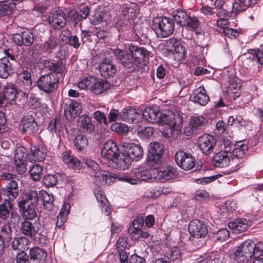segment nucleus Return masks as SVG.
I'll list each match as a JSON object with an SVG mask.
<instances>
[{"instance_id": "nucleus-58", "label": "nucleus", "mask_w": 263, "mask_h": 263, "mask_svg": "<svg viewBox=\"0 0 263 263\" xmlns=\"http://www.w3.org/2000/svg\"><path fill=\"white\" fill-rule=\"evenodd\" d=\"M94 194L98 203L105 204L108 203V200L106 197L104 193L101 190L100 187L96 188L94 190Z\"/></svg>"}, {"instance_id": "nucleus-23", "label": "nucleus", "mask_w": 263, "mask_h": 263, "mask_svg": "<svg viewBox=\"0 0 263 263\" xmlns=\"http://www.w3.org/2000/svg\"><path fill=\"white\" fill-rule=\"evenodd\" d=\"M99 71L102 77L107 79L116 73L117 68L109 59L105 58L100 65Z\"/></svg>"}, {"instance_id": "nucleus-11", "label": "nucleus", "mask_w": 263, "mask_h": 263, "mask_svg": "<svg viewBox=\"0 0 263 263\" xmlns=\"http://www.w3.org/2000/svg\"><path fill=\"white\" fill-rule=\"evenodd\" d=\"M150 172L148 170L139 171L134 170L132 174H124L118 177L119 181L126 182L131 184H136L139 180H146L149 178Z\"/></svg>"}, {"instance_id": "nucleus-59", "label": "nucleus", "mask_w": 263, "mask_h": 263, "mask_svg": "<svg viewBox=\"0 0 263 263\" xmlns=\"http://www.w3.org/2000/svg\"><path fill=\"white\" fill-rule=\"evenodd\" d=\"M229 232L226 229H221L217 231L216 234H215L214 238L219 241H223L226 240L229 238Z\"/></svg>"}, {"instance_id": "nucleus-60", "label": "nucleus", "mask_w": 263, "mask_h": 263, "mask_svg": "<svg viewBox=\"0 0 263 263\" xmlns=\"http://www.w3.org/2000/svg\"><path fill=\"white\" fill-rule=\"evenodd\" d=\"M170 258L173 261L178 262L181 258V253L178 247H173L171 250Z\"/></svg>"}, {"instance_id": "nucleus-56", "label": "nucleus", "mask_w": 263, "mask_h": 263, "mask_svg": "<svg viewBox=\"0 0 263 263\" xmlns=\"http://www.w3.org/2000/svg\"><path fill=\"white\" fill-rule=\"evenodd\" d=\"M186 20V23H185V26H186L187 28L196 29L199 27L200 22L197 17L189 14V18Z\"/></svg>"}, {"instance_id": "nucleus-38", "label": "nucleus", "mask_w": 263, "mask_h": 263, "mask_svg": "<svg viewBox=\"0 0 263 263\" xmlns=\"http://www.w3.org/2000/svg\"><path fill=\"white\" fill-rule=\"evenodd\" d=\"M12 64L7 58L0 59V78H7L11 72Z\"/></svg>"}, {"instance_id": "nucleus-44", "label": "nucleus", "mask_w": 263, "mask_h": 263, "mask_svg": "<svg viewBox=\"0 0 263 263\" xmlns=\"http://www.w3.org/2000/svg\"><path fill=\"white\" fill-rule=\"evenodd\" d=\"M58 46L57 39L53 36H51L47 41L45 42L41 46L42 51L46 53H51Z\"/></svg>"}, {"instance_id": "nucleus-41", "label": "nucleus", "mask_w": 263, "mask_h": 263, "mask_svg": "<svg viewBox=\"0 0 263 263\" xmlns=\"http://www.w3.org/2000/svg\"><path fill=\"white\" fill-rule=\"evenodd\" d=\"M10 231L9 226H6L2 229L1 234H0V251H2V253H3L5 248V241H9L12 238Z\"/></svg>"}, {"instance_id": "nucleus-20", "label": "nucleus", "mask_w": 263, "mask_h": 263, "mask_svg": "<svg viewBox=\"0 0 263 263\" xmlns=\"http://www.w3.org/2000/svg\"><path fill=\"white\" fill-rule=\"evenodd\" d=\"M121 13V17L125 21H130L136 17L138 12L139 7L135 3L124 4L120 6Z\"/></svg>"}, {"instance_id": "nucleus-39", "label": "nucleus", "mask_w": 263, "mask_h": 263, "mask_svg": "<svg viewBox=\"0 0 263 263\" xmlns=\"http://www.w3.org/2000/svg\"><path fill=\"white\" fill-rule=\"evenodd\" d=\"M173 21L176 22L177 24L185 26V23H186V19L189 18V14L185 10L178 9L172 13Z\"/></svg>"}, {"instance_id": "nucleus-51", "label": "nucleus", "mask_w": 263, "mask_h": 263, "mask_svg": "<svg viewBox=\"0 0 263 263\" xmlns=\"http://www.w3.org/2000/svg\"><path fill=\"white\" fill-rule=\"evenodd\" d=\"M27 157L26 148L24 147H18L15 150L14 162L27 161Z\"/></svg>"}, {"instance_id": "nucleus-63", "label": "nucleus", "mask_w": 263, "mask_h": 263, "mask_svg": "<svg viewBox=\"0 0 263 263\" xmlns=\"http://www.w3.org/2000/svg\"><path fill=\"white\" fill-rule=\"evenodd\" d=\"M93 118L100 123H103L105 125H107L108 122L104 113L97 110L93 113Z\"/></svg>"}, {"instance_id": "nucleus-30", "label": "nucleus", "mask_w": 263, "mask_h": 263, "mask_svg": "<svg viewBox=\"0 0 263 263\" xmlns=\"http://www.w3.org/2000/svg\"><path fill=\"white\" fill-rule=\"evenodd\" d=\"M13 42L17 45L30 46L34 42V35L30 31H24L21 34H15L12 36Z\"/></svg>"}, {"instance_id": "nucleus-49", "label": "nucleus", "mask_w": 263, "mask_h": 263, "mask_svg": "<svg viewBox=\"0 0 263 263\" xmlns=\"http://www.w3.org/2000/svg\"><path fill=\"white\" fill-rule=\"evenodd\" d=\"M61 176L58 174H55L53 175L48 174L44 177L43 179V182L46 186H54L57 184Z\"/></svg>"}, {"instance_id": "nucleus-34", "label": "nucleus", "mask_w": 263, "mask_h": 263, "mask_svg": "<svg viewBox=\"0 0 263 263\" xmlns=\"http://www.w3.org/2000/svg\"><path fill=\"white\" fill-rule=\"evenodd\" d=\"M47 152L43 147L32 146L30 148L28 159L30 161H43L45 160Z\"/></svg>"}, {"instance_id": "nucleus-52", "label": "nucleus", "mask_w": 263, "mask_h": 263, "mask_svg": "<svg viewBox=\"0 0 263 263\" xmlns=\"http://www.w3.org/2000/svg\"><path fill=\"white\" fill-rule=\"evenodd\" d=\"M248 58L256 61L260 65H263V50L258 49L251 50Z\"/></svg>"}, {"instance_id": "nucleus-47", "label": "nucleus", "mask_w": 263, "mask_h": 263, "mask_svg": "<svg viewBox=\"0 0 263 263\" xmlns=\"http://www.w3.org/2000/svg\"><path fill=\"white\" fill-rule=\"evenodd\" d=\"M74 144L76 147L81 151L87 147L88 144V140L86 136L79 134L75 137Z\"/></svg>"}, {"instance_id": "nucleus-3", "label": "nucleus", "mask_w": 263, "mask_h": 263, "mask_svg": "<svg viewBox=\"0 0 263 263\" xmlns=\"http://www.w3.org/2000/svg\"><path fill=\"white\" fill-rule=\"evenodd\" d=\"M25 220L21 222L20 227L21 233L24 236L33 239L38 243H42L43 240H45L46 236L44 235V228L41 223L35 220L33 222Z\"/></svg>"}, {"instance_id": "nucleus-33", "label": "nucleus", "mask_w": 263, "mask_h": 263, "mask_svg": "<svg viewBox=\"0 0 263 263\" xmlns=\"http://www.w3.org/2000/svg\"><path fill=\"white\" fill-rule=\"evenodd\" d=\"M251 222L247 219H237L229 223V227L234 233L244 232L251 226Z\"/></svg>"}, {"instance_id": "nucleus-7", "label": "nucleus", "mask_w": 263, "mask_h": 263, "mask_svg": "<svg viewBox=\"0 0 263 263\" xmlns=\"http://www.w3.org/2000/svg\"><path fill=\"white\" fill-rule=\"evenodd\" d=\"M160 122L158 124L160 125H165L166 127L171 130L172 129H179L183 123V117L181 113L177 110H168L166 113L160 114L159 116Z\"/></svg>"}, {"instance_id": "nucleus-9", "label": "nucleus", "mask_w": 263, "mask_h": 263, "mask_svg": "<svg viewBox=\"0 0 263 263\" xmlns=\"http://www.w3.org/2000/svg\"><path fill=\"white\" fill-rule=\"evenodd\" d=\"M119 156V150L116 144L112 140L106 141L101 151V162L107 164L108 162Z\"/></svg>"}, {"instance_id": "nucleus-5", "label": "nucleus", "mask_w": 263, "mask_h": 263, "mask_svg": "<svg viewBox=\"0 0 263 263\" xmlns=\"http://www.w3.org/2000/svg\"><path fill=\"white\" fill-rule=\"evenodd\" d=\"M59 85V78L55 73L42 75L37 81V86L39 89L48 96L55 94Z\"/></svg>"}, {"instance_id": "nucleus-36", "label": "nucleus", "mask_w": 263, "mask_h": 263, "mask_svg": "<svg viewBox=\"0 0 263 263\" xmlns=\"http://www.w3.org/2000/svg\"><path fill=\"white\" fill-rule=\"evenodd\" d=\"M29 254L30 260H32L35 263L44 261L47 257L46 252L37 247L30 248L29 250Z\"/></svg>"}, {"instance_id": "nucleus-18", "label": "nucleus", "mask_w": 263, "mask_h": 263, "mask_svg": "<svg viewBox=\"0 0 263 263\" xmlns=\"http://www.w3.org/2000/svg\"><path fill=\"white\" fill-rule=\"evenodd\" d=\"M49 23L56 29H60L66 24L65 15L60 9L52 10L48 15Z\"/></svg>"}, {"instance_id": "nucleus-43", "label": "nucleus", "mask_w": 263, "mask_h": 263, "mask_svg": "<svg viewBox=\"0 0 263 263\" xmlns=\"http://www.w3.org/2000/svg\"><path fill=\"white\" fill-rule=\"evenodd\" d=\"M144 225V221L140 218H136L134 220L132 225L128 229L129 233L132 234V237L134 238L140 232Z\"/></svg>"}, {"instance_id": "nucleus-37", "label": "nucleus", "mask_w": 263, "mask_h": 263, "mask_svg": "<svg viewBox=\"0 0 263 263\" xmlns=\"http://www.w3.org/2000/svg\"><path fill=\"white\" fill-rule=\"evenodd\" d=\"M139 115V113L135 108L128 106L122 110L120 112V118L123 121L133 123L136 121V119Z\"/></svg>"}, {"instance_id": "nucleus-28", "label": "nucleus", "mask_w": 263, "mask_h": 263, "mask_svg": "<svg viewBox=\"0 0 263 263\" xmlns=\"http://www.w3.org/2000/svg\"><path fill=\"white\" fill-rule=\"evenodd\" d=\"M23 130L29 135L36 134L39 131V127L34 117L31 115L25 116L22 121Z\"/></svg>"}, {"instance_id": "nucleus-55", "label": "nucleus", "mask_w": 263, "mask_h": 263, "mask_svg": "<svg viewBox=\"0 0 263 263\" xmlns=\"http://www.w3.org/2000/svg\"><path fill=\"white\" fill-rule=\"evenodd\" d=\"M62 124L61 123L60 118L56 117L53 120H52L48 126V129L53 133H57L62 128Z\"/></svg>"}, {"instance_id": "nucleus-32", "label": "nucleus", "mask_w": 263, "mask_h": 263, "mask_svg": "<svg viewBox=\"0 0 263 263\" xmlns=\"http://www.w3.org/2000/svg\"><path fill=\"white\" fill-rule=\"evenodd\" d=\"M160 110L157 106L146 107L142 112L143 118L151 123H157L158 122H160Z\"/></svg>"}, {"instance_id": "nucleus-1", "label": "nucleus", "mask_w": 263, "mask_h": 263, "mask_svg": "<svg viewBox=\"0 0 263 263\" xmlns=\"http://www.w3.org/2000/svg\"><path fill=\"white\" fill-rule=\"evenodd\" d=\"M163 151V146L160 143H151L147 157V165L153 168L154 175L157 174L154 177L162 182L173 179L177 175L176 168L172 166L160 167Z\"/></svg>"}, {"instance_id": "nucleus-6", "label": "nucleus", "mask_w": 263, "mask_h": 263, "mask_svg": "<svg viewBox=\"0 0 263 263\" xmlns=\"http://www.w3.org/2000/svg\"><path fill=\"white\" fill-rule=\"evenodd\" d=\"M254 242L248 239L241 242L234 251L232 256L234 263H247L253 256Z\"/></svg>"}, {"instance_id": "nucleus-8", "label": "nucleus", "mask_w": 263, "mask_h": 263, "mask_svg": "<svg viewBox=\"0 0 263 263\" xmlns=\"http://www.w3.org/2000/svg\"><path fill=\"white\" fill-rule=\"evenodd\" d=\"M258 0H238L239 5L232 3V8L226 10L225 9L220 10L218 12V15L222 16V15L231 17L236 15L238 11H244L249 7L254 6Z\"/></svg>"}, {"instance_id": "nucleus-4", "label": "nucleus", "mask_w": 263, "mask_h": 263, "mask_svg": "<svg viewBox=\"0 0 263 263\" xmlns=\"http://www.w3.org/2000/svg\"><path fill=\"white\" fill-rule=\"evenodd\" d=\"M152 28L158 37L163 38L168 37L174 31L175 25L173 19L166 16L155 17L152 22Z\"/></svg>"}, {"instance_id": "nucleus-24", "label": "nucleus", "mask_w": 263, "mask_h": 263, "mask_svg": "<svg viewBox=\"0 0 263 263\" xmlns=\"http://www.w3.org/2000/svg\"><path fill=\"white\" fill-rule=\"evenodd\" d=\"M36 202L38 205L42 204L45 209L51 211L53 207L54 196L46 191L41 190L37 192Z\"/></svg>"}, {"instance_id": "nucleus-50", "label": "nucleus", "mask_w": 263, "mask_h": 263, "mask_svg": "<svg viewBox=\"0 0 263 263\" xmlns=\"http://www.w3.org/2000/svg\"><path fill=\"white\" fill-rule=\"evenodd\" d=\"M42 171V167L40 165L34 164L29 170V173L33 180L38 181L41 178Z\"/></svg>"}, {"instance_id": "nucleus-14", "label": "nucleus", "mask_w": 263, "mask_h": 263, "mask_svg": "<svg viewBox=\"0 0 263 263\" xmlns=\"http://www.w3.org/2000/svg\"><path fill=\"white\" fill-rule=\"evenodd\" d=\"M122 145L124 148L123 151L130 158V160L137 161L143 157V151L141 146L135 143L125 142H122Z\"/></svg>"}, {"instance_id": "nucleus-35", "label": "nucleus", "mask_w": 263, "mask_h": 263, "mask_svg": "<svg viewBox=\"0 0 263 263\" xmlns=\"http://www.w3.org/2000/svg\"><path fill=\"white\" fill-rule=\"evenodd\" d=\"M17 95H19V92L14 85L12 84L7 85L4 88L2 96H0V104H2L5 100L8 101H13L17 97Z\"/></svg>"}, {"instance_id": "nucleus-25", "label": "nucleus", "mask_w": 263, "mask_h": 263, "mask_svg": "<svg viewBox=\"0 0 263 263\" xmlns=\"http://www.w3.org/2000/svg\"><path fill=\"white\" fill-rule=\"evenodd\" d=\"M190 100L201 106H204L208 103L209 97L206 94L204 87L200 86L193 91L190 95Z\"/></svg>"}, {"instance_id": "nucleus-12", "label": "nucleus", "mask_w": 263, "mask_h": 263, "mask_svg": "<svg viewBox=\"0 0 263 263\" xmlns=\"http://www.w3.org/2000/svg\"><path fill=\"white\" fill-rule=\"evenodd\" d=\"M16 8V4L12 0L0 1V17L6 23L12 22V14Z\"/></svg>"}, {"instance_id": "nucleus-40", "label": "nucleus", "mask_w": 263, "mask_h": 263, "mask_svg": "<svg viewBox=\"0 0 263 263\" xmlns=\"http://www.w3.org/2000/svg\"><path fill=\"white\" fill-rule=\"evenodd\" d=\"M109 87V84L106 81L96 79V82L91 86V91L96 95H99L106 91Z\"/></svg>"}, {"instance_id": "nucleus-13", "label": "nucleus", "mask_w": 263, "mask_h": 263, "mask_svg": "<svg viewBox=\"0 0 263 263\" xmlns=\"http://www.w3.org/2000/svg\"><path fill=\"white\" fill-rule=\"evenodd\" d=\"M198 144L201 151L208 155L213 152L216 140L213 136L204 134L199 137Z\"/></svg>"}, {"instance_id": "nucleus-54", "label": "nucleus", "mask_w": 263, "mask_h": 263, "mask_svg": "<svg viewBox=\"0 0 263 263\" xmlns=\"http://www.w3.org/2000/svg\"><path fill=\"white\" fill-rule=\"evenodd\" d=\"M49 67L50 70L53 71L52 73H55L57 75L58 73H62L65 70V65L61 61H58L56 63H51L49 65Z\"/></svg>"}, {"instance_id": "nucleus-42", "label": "nucleus", "mask_w": 263, "mask_h": 263, "mask_svg": "<svg viewBox=\"0 0 263 263\" xmlns=\"http://www.w3.org/2000/svg\"><path fill=\"white\" fill-rule=\"evenodd\" d=\"M29 240L26 237L14 238L12 242V247L14 250H20L24 251L28 249V245Z\"/></svg>"}, {"instance_id": "nucleus-48", "label": "nucleus", "mask_w": 263, "mask_h": 263, "mask_svg": "<svg viewBox=\"0 0 263 263\" xmlns=\"http://www.w3.org/2000/svg\"><path fill=\"white\" fill-rule=\"evenodd\" d=\"M95 82H96V78L88 76L82 79L78 83V86L81 89L85 90L88 89L91 90V86H92L93 84H94Z\"/></svg>"}, {"instance_id": "nucleus-31", "label": "nucleus", "mask_w": 263, "mask_h": 263, "mask_svg": "<svg viewBox=\"0 0 263 263\" xmlns=\"http://www.w3.org/2000/svg\"><path fill=\"white\" fill-rule=\"evenodd\" d=\"M1 191L2 195L7 197L6 200H13L18 195V185L15 180L10 181L6 187L2 188Z\"/></svg>"}, {"instance_id": "nucleus-19", "label": "nucleus", "mask_w": 263, "mask_h": 263, "mask_svg": "<svg viewBox=\"0 0 263 263\" xmlns=\"http://www.w3.org/2000/svg\"><path fill=\"white\" fill-rule=\"evenodd\" d=\"M233 159L231 152L228 151L218 152L215 155L213 159L215 166L219 167L229 166Z\"/></svg>"}, {"instance_id": "nucleus-16", "label": "nucleus", "mask_w": 263, "mask_h": 263, "mask_svg": "<svg viewBox=\"0 0 263 263\" xmlns=\"http://www.w3.org/2000/svg\"><path fill=\"white\" fill-rule=\"evenodd\" d=\"M77 127L83 134H91L95 130V125L91 118L87 115L80 116L77 120Z\"/></svg>"}, {"instance_id": "nucleus-15", "label": "nucleus", "mask_w": 263, "mask_h": 263, "mask_svg": "<svg viewBox=\"0 0 263 263\" xmlns=\"http://www.w3.org/2000/svg\"><path fill=\"white\" fill-rule=\"evenodd\" d=\"M120 175H115L110 172L99 170L93 174L94 182L98 186L104 184L109 185L116 179L119 180L118 177Z\"/></svg>"}, {"instance_id": "nucleus-64", "label": "nucleus", "mask_w": 263, "mask_h": 263, "mask_svg": "<svg viewBox=\"0 0 263 263\" xmlns=\"http://www.w3.org/2000/svg\"><path fill=\"white\" fill-rule=\"evenodd\" d=\"M112 128L113 130L117 133L125 135L128 132V127L125 124L116 123L112 125Z\"/></svg>"}, {"instance_id": "nucleus-61", "label": "nucleus", "mask_w": 263, "mask_h": 263, "mask_svg": "<svg viewBox=\"0 0 263 263\" xmlns=\"http://www.w3.org/2000/svg\"><path fill=\"white\" fill-rule=\"evenodd\" d=\"M62 157L63 161L67 164L69 167L72 168V166H74V165L71 164L72 161H77V158L70 155L67 152L63 153Z\"/></svg>"}, {"instance_id": "nucleus-2", "label": "nucleus", "mask_w": 263, "mask_h": 263, "mask_svg": "<svg viewBox=\"0 0 263 263\" xmlns=\"http://www.w3.org/2000/svg\"><path fill=\"white\" fill-rule=\"evenodd\" d=\"M36 198L37 191L31 190L23 194L18 199V207L23 211V217L25 220H33L37 216Z\"/></svg>"}, {"instance_id": "nucleus-29", "label": "nucleus", "mask_w": 263, "mask_h": 263, "mask_svg": "<svg viewBox=\"0 0 263 263\" xmlns=\"http://www.w3.org/2000/svg\"><path fill=\"white\" fill-rule=\"evenodd\" d=\"M82 105L76 101H71L69 104L65 105V116L68 120L75 118L81 114Z\"/></svg>"}, {"instance_id": "nucleus-22", "label": "nucleus", "mask_w": 263, "mask_h": 263, "mask_svg": "<svg viewBox=\"0 0 263 263\" xmlns=\"http://www.w3.org/2000/svg\"><path fill=\"white\" fill-rule=\"evenodd\" d=\"M131 160L130 158L124 153L121 156H116L114 159L108 162L107 166L122 170L128 169L130 165Z\"/></svg>"}, {"instance_id": "nucleus-46", "label": "nucleus", "mask_w": 263, "mask_h": 263, "mask_svg": "<svg viewBox=\"0 0 263 263\" xmlns=\"http://www.w3.org/2000/svg\"><path fill=\"white\" fill-rule=\"evenodd\" d=\"M174 51L173 52L174 58L176 61H181L185 58L186 53L185 47L177 43L174 45Z\"/></svg>"}, {"instance_id": "nucleus-26", "label": "nucleus", "mask_w": 263, "mask_h": 263, "mask_svg": "<svg viewBox=\"0 0 263 263\" xmlns=\"http://www.w3.org/2000/svg\"><path fill=\"white\" fill-rule=\"evenodd\" d=\"M128 51L131 54L137 65L142 61L148 59L149 51L144 48L130 44L128 46Z\"/></svg>"}, {"instance_id": "nucleus-62", "label": "nucleus", "mask_w": 263, "mask_h": 263, "mask_svg": "<svg viewBox=\"0 0 263 263\" xmlns=\"http://www.w3.org/2000/svg\"><path fill=\"white\" fill-rule=\"evenodd\" d=\"M15 259L16 263H29V255L24 251L17 253Z\"/></svg>"}, {"instance_id": "nucleus-21", "label": "nucleus", "mask_w": 263, "mask_h": 263, "mask_svg": "<svg viewBox=\"0 0 263 263\" xmlns=\"http://www.w3.org/2000/svg\"><path fill=\"white\" fill-rule=\"evenodd\" d=\"M205 123V119L202 116L192 117L190 120L189 125L184 128V134L190 136L196 133Z\"/></svg>"}, {"instance_id": "nucleus-45", "label": "nucleus", "mask_w": 263, "mask_h": 263, "mask_svg": "<svg viewBox=\"0 0 263 263\" xmlns=\"http://www.w3.org/2000/svg\"><path fill=\"white\" fill-rule=\"evenodd\" d=\"M248 152V146L242 143V141L237 142L235 148L233 151V155L237 158H242Z\"/></svg>"}, {"instance_id": "nucleus-10", "label": "nucleus", "mask_w": 263, "mask_h": 263, "mask_svg": "<svg viewBox=\"0 0 263 263\" xmlns=\"http://www.w3.org/2000/svg\"><path fill=\"white\" fill-rule=\"evenodd\" d=\"M175 158L177 165L185 171L192 169L196 164L195 158L190 153L182 151H177Z\"/></svg>"}, {"instance_id": "nucleus-53", "label": "nucleus", "mask_w": 263, "mask_h": 263, "mask_svg": "<svg viewBox=\"0 0 263 263\" xmlns=\"http://www.w3.org/2000/svg\"><path fill=\"white\" fill-rule=\"evenodd\" d=\"M19 79L21 81L20 85L27 87H30L31 84V73L27 70H24L19 75Z\"/></svg>"}, {"instance_id": "nucleus-17", "label": "nucleus", "mask_w": 263, "mask_h": 263, "mask_svg": "<svg viewBox=\"0 0 263 263\" xmlns=\"http://www.w3.org/2000/svg\"><path fill=\"white\" fill-rule=\"evenodd\" d=\"M189 231L191 236L197 238L204 237L208 233L205 225L198 219H194L190 222Z\"/></svg>"}, {"instance_id": "nucleus-57", "label": "nucleus", "mask_w": 263, "mask_h": 263, "mask_svg": "<svg viewBox=\"0 0 263 263\" xmlns=\"http://www.w3.org/2000/svg\"><path fill=\"white\" fill-rule=\"evenodd\" d=\"M154 133V129L151 127H145L138 130L137 134L141 139H147L151 137Z\"/></svg>"}, {"instance_id": "nucleus-27", "label": "nucleus", "mask_w": 263, "mask_h": 263, "mask_svg": "<svg viewBox=\"0 0 263 263\" xmlns=\"http://www.w3.org/2000/svg\"><path fill=\"white\" fill-rule=\"evenodd\" d=\"M125 53L124 51L121 49H117L115 51V54L116 55L118 62L125 67L130 68L135 66H137L135 60L131 54L128 51Z\"/></svg>"}]
</instances>
